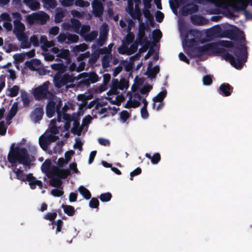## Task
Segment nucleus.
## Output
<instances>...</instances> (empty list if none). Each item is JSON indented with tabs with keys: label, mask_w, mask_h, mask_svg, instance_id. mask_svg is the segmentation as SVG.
Here are the masks:
<instances>
[{
	"label": "nucleus",
	"mask_w": 252,
	"mask_h": 252,
	"mask_svg": "<svg viewBox=\"0 0 252 252\" xmlns=\"http://www.w3.org/2000/svg\"><path fill=\"white\" fill-rule=\"evenodd\" d=\"M8 161L11 164L12 167H16L17 164H23L26 167L30 168L31 160L26 148L15 146L13 143L11 145L7 155Z\"/></svg>",
	"instance_id": "nucleus-1"
},
{
	"label": "nucleus",
	"mask_w": 252,
	"mask_h": 252,
	"mask_svg": "<svg viewBox=\"0 0 252 252\" xmlns=\"http://www.w3.org/2000/svg\"><path fill=\"white\" fill-rule=\"evenodd\" d=\"M228 48H234L233 42L228 40H219L217 42H212L206 44L203 46L196 47L193 50L195 53L194 57H199L205 54L213 53L214 54H220L225 52L223 48L220 47L219 46Z\"/></svg>",
	"instance_id": "nucleus-2"
},
{
	"label": "nucleus",
	"mask_w": 252,
	"mask_h": 252,
	"mask_svg": "<svg viewBox=\"0 0 252 252\" xmlns=\"http://www.w3.org/2000/svg\"><path fill=\"white\" fill-rule=\"evenodd\" d=\"M233 53L236 58L231 54L225 51L222 53V59L229 62L235 68L240 69L247 60V47L244 44H239L235 47Z\"/></svg>",
	"instance_id": "nucleus-3"
},
{
	"label": "nucleus",
	"mask_w": 252,
	"mask_h": 252,
	"mask_svg": "<svg viewBox=\"0 0 252 252\" xmlns=\"http://www.w3.org/2000/svg\"><path fill=\"white\" fill-rule=\"evenodd\" d=\"M215 37H226L232 40H237L239 37V33L240 32L238 28L236 29H226L221 31L219 26L213 27Z\"/></svg>",
	"instance_id": "nucleus-4"
},
{
	"label": "nucleus",
	"mask_w": 252,
	"mask_h": 252,
	"mask_svg": "<svg viewBox=\"0 0 252 252\" xmlns=\"http://www.w3.org/2000/svg\"><path fill=\"white\" fill-rule=\"evenodd\" d=\"M75 79V77L73 74L57 72L54 76L53 82L55 86L57 88L60 89L68 83H73Z\"/></svg>",
	"instance_id": "nucleus-5"
},
{
	"label": "nucleus",
	"mask_w": 252,
	"mask_h": 252,
	"mask_svg": "<svg viewBox=\"0 0 252 252\" xmlns=\"http://www.w3.org/2000/svg\"><path fill=\"white\" fill-rule=\"evenodd\" d=\"M49 82H45L42 85L35 88L33 91V95L35 98L38 100H41L47 98V95L50 94L48 91Z\"/></svg>",
	"instance_id": "nucleus-6"
},
{
	"label": "nucleus",
	"mask_w": 252,
	"mask_h": 252,
	"mask_svg": "<svg viewBox=\"0 0 252 252\" xmlns=\"http://www.w3.org/2000/svg\"><path fill=\"white\" fill-rule=\"evenodd\" d=\"M146 25L142 22H140L139 25L138 31L137 35V41H139V45L144 47L148 46L150 43L148 37L146 35Z\"/></svg>",
	"instance_id": "nucleus-7"
},
{
	"label": "nucleus",
	"mask_w": 252,
	"mask_h": 252,
	"mask_svg": "<svg viewBox=\"0 0 252 252\" xmlns=\"http://www.w3.org/2000/svg\"><path fill=\"white\" fill-rule=\"evenodd\" d=\"M49 18V15L45 12L42 14L33 13L27 16V20L30 24H33L38 22H40L42 24H44Z\"/></svg>",
	"instance_id": "nucleus-8"
},
{
	"label": "nucleus",
	"mask_w": 252,
	"mask_h": 252,
	"mask_svg": "<svg viewBox=\"0 0 252 252\" xmlns=\"http://www.w3.org/2000/svg\"><path fill=\"white\" fill-rule=\"evenodd\" d=\"M249 1L245 0H232L229 6L236 12L245 10L248 6Z\"/></svg>",
	"instance_id": "nucleus-9"
},
{
	"label": "nucleus",
	"mask_w": 252,
	"mask_h": 252,
	"mask_svg": "<svg viewBox=\"0 0 252 252\" xmlns=\"http://www.w3.org/2000/svg\"><path fill=\"white\" fill-rule=\"evenodd\" d=\"M93 11L95 17H102L104 12L102 3L99 0H94L92 2Z\"/></svg>",
	"instance_id": "nucleus-10"
},
{
	"label": "nucleus",
	"mask_w": 252,
	"mask_h": 252,
	"mask_svg": "<svg viewBox=\"0 0 252 252\" xmlns=\"http://www.w3.org/2000/svg\"><path fill=\"white\" fill-rule=\"evenodd\" d=\"M28 181L29 185L31 189H34L36 188V186H38L40 189H42L43 188L42 182L38 180L35 177L33 176L32 173H29L27 175V177L25 178V182Z\"/></svg>",
	"instance_id": "nucleus-11"
},
{
	"label": "nucleus",
	"mask_w": 252,
	"mask_h": 252,
	"mask_svg": "<svg viewBox=\"0 0 252 252\" xmlns=\"http://www.w3.org/2000/svg\"><path fill=\"white\" fill-rule=\"evenodd\" d=\"M44 110L42 107L35 108L31 113L30 117L32 120L35 123H38L43 117Z\"/></svg>",
	"instance_id": "nucleus-12"
},
{
	"label": "nucleus",
	"mask_w": 252,
	"mask_h": 252,
	"mask_svg": "<svg viewBox=\"0 0 252 252\" xmlns=\"http://www.w3.org/2000/svg\"><path fill=\"white\" fill-rule=\"evenodd\" d=\"M199 8L197 5L193 3H189L182 8V14L184 16L198 12Z\"/></svg>",
	"instance_id": "nucleus-13"
},
{
	"label": "nucleus",
	"mask_w": 252,
	"mask_h": 252,
	"mask_svg": "<svg viewBox=\"0 0 252 252\" xmlns=\"http://www.w3.org/2000/svg\"><path fill=\"white\" fill-rule=\"evenodd\" d=\"M220 93L224 96L230 95L233 92V88L228 83H224L219 87Z\"/></svg>",
	"instance_id": "nucleus-14"
},
{
	"label": "nucleus",
	"mask_w": 252,
	"mask_h": 252,
	"mask_svg": "<svg viewBox=\"0 0 252 252\" xmlns=\"http://www.w3.org/2000/svg\"><path fill=\"white\" fill-rule=\"evenodd\" d=\"M191 23L194 25L196 26H203L208 23L207 20L203 16L193 15L190 17Z\"/></svg>",
	"instance_id": "nucleus-15"
},
{
	"label": "nucleus",
	"mask_w": 252,
	"mask_h": 252,
	"mask_svg": "<svg viewBox=\"0 0 252 252\" xmlns=\"http://www.w3.org/2000/svg\"><path fill=\"white\" fill-rule=\"evenodd\" d=\"M120 90V83L118 79H113L112 82V84L110 90L107 93L109 95H118L120 93L118 91Z\"/></svg>",
	"instance_id": "nucleus-16"
},
{
	"label": "nucleus",
	"mask_w": 252,
	"mask_h": 252,
	"mask_svg": "<svg viewBox=\"0 0 252 252\" xmlns=\"http://www.w3.org/2000/svg\"><path fill=\"white\" fill-rule=\"evenodd\" d=\"M53 174L61 179H65L70 175V171L68 169L57 168L53 172Z\"/></svg>",
	"instance_id": "nucleus-17"
},
{
	"label": "nucleus",
	"mask_w": 252,
	"mask_h": 252,
	"mask_svg": "<svg viewBox=\"0 0 252 252\" xmlns=\"http://www.w3.org/2000/svg\"><path fill=\"white\" fill-rule=\"evenodd\" d=\"M73 127L71 129V132L79 136L81 134L82 130V128L80 126L79 119L77 117L73 118Z\"/></svg>",
	"instance_id": "nucleus-18"
},
{
	"label": "nucleus",
	"mask_w": 252,
	"mask_h": 252,
	"mask_svg": "<svg viewBox=\"0 0 252 252\" xmlns=\"http://www.w3.org/2000/svg\"><path fill=\"white\" fill-rule=\"evenodd\" d=\"M56 103L53 100L49 101L46 107V113L48 118H51L53 116L55 111Z\"/></svg>",
	"instance_id": "nucleus-19"
},
{
	"label": "nucleus",
	"mask_w": 252,
	"mask_h": 252,
	"mask_svg": "<svg viewBox=\"0 0 252 252\" xmlns=\"http://www.w3.org/2000/svg\"><path fill=\"white\" fill-rule=\"evenodd\" d=\"M152 62L149 63L147 69V74L151 78H155L157 74L159 72V67L158 65H156L153 68H151Z\"/></svg>",
	"instance_id": "nucleus-20"
},
{
	"label": "nucleus",
	"mask_w": 252,
	"mask_h": 252,
	"mask_svg": "<svg viewBox=\"0 0 252 252\" xmlns=\"http://www.w3.org/2000/svg\"><path fill=\"white\" fill-rule=\"evenodd\" d=\"M14 29L13 32L14 34L23 32L25 30V26L21 21H13Z\"/></svg>",
	"instance_id": "nucleus-21"
},
{
	"label": "nucleus",
	"mask_w": 252,
	"mask_h": 252,
	"mask_svg": "<svg viewBox=\"0 0 252 252\" xmlns=\"http://www.w3.org/2000/svg\"><path fill=\"white\" fill-rule=\"evenodd\" d=\"M108 32V31L106 28L105 29L104 28L100 32L99 37L97 41V45L99 46H102L104 44L107 39Z\"/></svg>",
	"instance_id": "nucleus-22"
},
{
	"label": "nucleus",
	"mask_w": 252,
	"mask_h": 252,
	"mask_svg": "<svg viewBox=\"0 0 252 252\" xmlns=\"http://www.w3.org/2000/svg\"><path fill=\"white\" fill-rule=\"evenodd\" d=\"M23 2L32 10H37L40 8V3L37 0H23Z\"/></svg>",
	"instance_id": "nucleus-23"
},
{
	"label": "nucleus",
	"mask_w": 252,
	"mask_h": 252,
	"mask_svg": "<svg viewBox=\"0 0 252 252\" xmlns=\"http://www.w3.org/2000/svg\"><path fill=\"white\" fill-rule=\"evenodd\" d=\"M167 94V92L166 90L162 91L159 92L155 97L153 99L154 103L153 107H155V102H161L163 101L164 98L166 97Z\"/></svg>",
	"instance_id": "nucleus-24"
},
{
	"label": "nucleus",
	"mask_w": 252,
	"mask_h": 252,
	"mask_svg": "<svg viewBox=\"0 0 252 252\" xmlns=\"http://www.w3.org/2000/svg\"><path fill=\"white\" fill-rule=\"evenodd\" d=\"M198 32V31L196 30H189L186 34L185 36V41L187 43H189V45H191L193 43L195 42V40L193 38L192 39H189L188 38V36L189 35H190L191 36H194L195 34H196Z\"/></svg>",
	"instance_id": "nucleus-25"
},
{
	"label": "nucleus",
	"mask_w": 252,
	"mask_h": 252,
	"mask_svg": "<svg viewBox=\"0 0 252 252\" xmlns=\"http://www.w3.org/2000/svg\"><path fill=\"white\" fill-rule=\"evenodd\" d=\"M13 172L15 174L16 179L21 181L25 182V178L27 177V175H25L23 173V170L21 168H15L13 169Z\"/></svg>",
	"instance_id": "nucleus-26"
},
{
	"label": "nucleus",
	"mask_w": 252,
	"mask_h": 252,
	"mask_svg": "<svg viewBox=\"0 0 252 252\" xmlns=\"http://www.w3.org/2000/svg\"><path fill=\"white\" fill-rule=\"evenodd\" d=\"M49 183L52 187L55 188L63 187L62 181L61 179L59 177H58V176H56L55 177L51 178L50 179Z\"/></svg>",
	"instance_id": "nucleus-27"
},
{
	"label": "nucleus",
	"mask_w": 252,
	"mask_h": 252,
	"mask_svg": "<svg viewBox=\"0 0 252 252\" xmlns=\"http://www.w3.org/2000/svg\"><path fill=\"white\" fill-rule=\"evenodd\" d=\"M62 207L64 212L68 216H73L75 213L76 211L72 206L63 204Z\"/></svg>",
	"instance_id": "nucleus-28"
},
{
	"label": "nucleus",
	"mask_w": 252,
	"mask_h": 252,
	"mask_svg": "<svg viewBox=\"0 0 252 252\" xmlns=\"http://www.w3.org/2000/svg\"><path fill=\"white\" fill-rule=\"evenodd\" d=\"M18 110V103L15 102L13 103L7 116L6 119L8 120L12 119L17 114Z\"/></svg>",
	"instance_id": "nucleus-29"
},
{
	"label": "nucleus",
	"mask_w": 252,
	"mask_h": 252,
	"mask_svg": "<svg viewBox=\"0 0 252 252\" xmlns=\"http://www.w3.org/2000/svg\"><path fill=\"white\" fill-rule=\"evenodd\" d=\"M143 13L144 17L149 21L150 25L152 27L154 26L155 23L154 21V17L151 13L150 11L148 10V9H144L143 10Z\"/></svg>",
	"instance_id": "nucleus-30"
},
{
	"label": "nucleus",
	"mask_w": 252,
	"mask_h": 252,
	"mask_svg": "<svg viewBox=\"0 0 252 252\" xmlns=\"http://www.w3.org/2000/svg\"><path fill=\"white\" fill-rule=\"evenodd\" d=\"M78 190L80 194L87 200L91 198V193L90 191L83 186H80L78 188Z\"/></svg>",
	"instance_id": "nucleus-31"
},
{
	"label": "nucleus",
	"mask_w": 252,
	"mask_h": 252,
	"mask_svg": "<svg viewBox=\"0 0 252 252\" xmlns=\"http://www.w3.org/2000/svg\"><path fill=\"white\" fill-rule=\"evenodd\" d=\"M53 70H57V72L64 73L65 71L66 66L63 63H54L51 65Z\"/></svg>",
	"instance_id": "nucleus-32"
},
{
	"label": "nucleus",
	"mask_w": 252,
	"mask_h": 252,
	"mask_svg": "<svg viewBox=\"0 0 252 252\" xmlns=\"http://www.w3.org/2000/svg\"><path fill=\"white\" fill-rule=\"evenodd\" d=\"M71 26L75 32L78 33L81 27V23L79 20L72 19L71 20Z\"/></svg>",
	"instance_id": "nucleus-33"
},
{
	"label": "nucleus",
	"mask_w": 252,
	"mask_h": 252,
	"mask_svg": "<svg viewBox=\"0 0 252 252\" xmlns=\"http://www.w3.org/2000/svg\"><path fill=\"white\" fill-rule=\"evenodd\" d=\"M79 39V36L77 35L67 32V41L65 43L67 44L76 43L78 41Z\"/></svg>",
	"instance_id": "nucleus-34"
},
{
	"label": "nucleus",
	"mask_w": 252,
	"mask_h": 252,
	"mask_svg": "<svg viewBox=\"0 0 252 252\" xmlns=\"http://www.w3.org/2000/svg\"><path fill=\"white\" fill-rule=\"evenodd\" d=\"M112 55H104L102 58V66L103 68H107L110 66V62L112 59Z\"/></svg>",
	"instance_id": "nucleus-35"
},
{
	"label": "nucleus",
	"mask_w": 252,
	"mask_h": 252,
	"mask_svg": "<svg viewBox=\"0 0 252 252\" xmlns=\"http://www.w3.org/2000/svg\"><path fill=\"white\" fill-rule=\"evenodd\" d=\"M40 146L43 150H46L50 144L48 138L47 137H40L39 139Z\"/></svg>",
	"instance_id": "nucleus-36"
},
{
	"label": "nucleus",
	"mask_w": 252,
	"mask_h": 252,
	"mask_svg": "<svg viewBox=\"0 0 252 252\" xmlns=\"http://www.w3.org/2000/svg\"><path fill=\"white\" fill-rule=\"evenodd\" d=\"M97 36V32L96 31H93L90 33L84 36L85 40L87 42H92L94 40Z\"/></svg>",
	"instance_id": "nucleus-37"
},
{
	"label": "nucleus",
	"mask_w": 252,
	"mask_h": 252,
	"mask_svg": "<svg viewBox=\"0 0 252 252\" xmlns=\"http://www.w3.org/2000/svg\"><path fill=\"white\" fill-rule=\"evenodd\" d=\"M57 214L56 212L53 213H47L44 216V219L46 220H49L51 221V223H49V225L53 224L55 223V220L57 218Z\"/></svg>",
	"instance_id": "nucleus-38"
},
{
	"label": "nucleus",
	"mask_w": 252,
	"mask_h": 252,
	"mask_svg": "<svg viewBox=\"0 0 252 252\" xmlns=\"http://www.w3.org/2000/svg\"><path fill=\"white\" fill-rule=\"evenodd\" d=\"M128 29L129 32L126 36L125 41H123V42L128 45L133 42L134 39V35L133 32H130V28L128 27Z\"/></svg>",
	"instance_id": "nucleus-39"
},
{
	"label": "nucleus",
	"mask_w": 252,
	"mask_h": 252,
	"mask_svg": "<svg viewBox=\"0 0 252 252\" xmlns=\"http://www.w3.org/2000/svg\"><path fill=\"white\" fill-rule=\"evenodd\" d=\"M63 193V187L56 188V189H53L51 191V194L54 197H61Z\"/></svg>",
	"instance_id": "nucleus-40"
},
{
	"label": "nucleus",
	"mask_w": 252,
	"mask_h": 252,
	"mask_svg": "<svg viewBox=\"0 0 252 252\" xmlns=\"http://www.w3.org/2000/svg\"><path fill=\"white\" fill-rule=\"evenodd\" d=\"M83 74H86V76L88 77L91 84L96 83L99 80V77L95 73L93 72L90 74H88L87 73H83Z\"/></svg>",
	"instance_id": "nucleus-41"
},
{
	"label": "nucleus",
	"mask_w": 252,
	"mask_h": 252,
	"mask_svg": "<svg viewBox=\"0 0 252 252\" xmlns=\"http://www.w3.org/2000/svg\"><path fill=\"white\" fill-rule=\"evenodd\" d=\"M58 56L61 58L68 60L69 58L70 53L68 50L63 49L60 50Z\"/></svg>",
	"instance_id": "nucleus-42"
},
{
	"label": "nucleus",
	"mask_w": 252,
	"mask_h": 252,
	"mask_svg": "<svg viewBox=\"0 0 252 252\" xmlns=\"http://www.w3.org/2000/svg\"><path fill=\"white\" fill-rule=\"evenodd\" d=\"M21 99L24 106H28L30 104V97L28 94L26 92L21 93Z\"/></svg>",
	"instance_id": "nucleus-43"
},
{
	"label": "nucleus",
	"mask_w": 252,
	"mask_h": 252,
	"mask_svg": "<svg viewBox=\"0 0 252 252\" xmlns=\"http://www.w3.org/2000/svg\"><path fill=\"white\" fill-rule=\"evenodd\" d=\"M139 44V41H137L136 39L135 41L130 45V48H128L129 53H127V55H129L134 53L137 51Z\"/></svg>",
	"instance_id": "nucleus-44"
},
{
	"label": "nucleus",
	"mask_w": 252,
	"mask_h": 252,
	"mask_svg": "<svg viewBox=\"0 0 252 252\" xmlns=\"http://www.w3.org/2000/svg\"><path fill=\"white\" fill-rule=\"evenodd\" d=\"M111 198L112 194L109 192L101 193L99 196V199L102 202H108L111 200Z\"/></svg>",
	"instance_id": "nucleus-45"
},
{
	"label": "nucleus",
	"mask_w": 252,
	"mask_h": 252,
	"mask_svg": "<svg viewBox=\"0 0 252 252\" xmlns=\"http://www.w3.org/2000/svg\"><path fill=\"white\" fill-rule=\"evenodd\" d=\"M42 1L45 5L51 8H54L57 6V1L55 0H42Z\"/></svg>",
	"instance_id": "nucleus-46"
},
{
	"label": "nucleus",
	"mask_w": 252,
	"mask_h": 252,
	"mask_svg": "<svg viewBox=\"0 0 252 252\" xmlns=\"http://www.w3.org/2000/svg\"><path fill=\"white\" fill-rule=\"evenodd\" d=\"M130 15L133 19H137L139 23L140 22H142V20L141 19L142 14L139 9H138L137 10H135L133 13H130Z\"/></svg>",
	"instance_id": "nucleus-47"
},
{
	"label": "nucleus",
	"mask_w": 252,
	"mask_h": 252,
	"mask_svg": "<svg viewBox=\"0 0 252 252\" xmlns=\"http://www.w3.org/2000/svg\"><path fill=\"white\" fill-rule=\"evenodd\" d=\"M161 36L162 33L159 30H156L153 32V38L155 42H158Z\"/></svg>",
	"instance_id": "nucleus-48"
},
{
	"label": "nucleus",
	"mask_w": 252,
	"mask_h": 252,
	"mask_svg": "<svg viewBox=\"0 0 252 252\" xmlns=\"http://www.w3.org/2000/svg\"><path fill=\"white\" fill-rule=\"evenodd\" d=\"M75 4L76 6L81 7H87L89 6L90 3L83 0H75Z\"/></svg>",
	"instance_id": "nucleus-49"
},
{
	"label": "nucleus",
	"mask_w": 252,
	"mask_h": 252,
	"mask_svg": "<svg viewBox=\"0 0 252 252\" xmlns=\"http://www.w3.org/2000/svg\"><path fill=\"white\" fill-rule=\"evenodd\" d=\"M129 50L128 48V45L123 42V45L118 49V52L121 54H127L129 53Z\"/></svg>",
	"instance_id": "nucleus-50"
},
{
	"label": "nucleus",
	"mask_w": 252,
	"mask_h": 252,
	"mask_svg": "<svg viewBox=\"0 0 252 252\" xmlns=\"http://www.w3.org/2000/svg\"><path fill=\"white\" fill-rule=\"evenodd\" d=\"M99 205V202L98 200L94 197L92 198L89 202V206L92 208H97Z\"/></svg>",
	"instance_id": "nucleus-51"
},
{
	"label": "nucleus",
	"mask_w": 252,
	"mask_h": 252,
	"mask_svg": "<svg viewBox=\"0 0 252 252\" xmlns=\"http://www.w3.org/2000/svg\"><path fill=\"white\" fill-rule=\"evenodd\" d=\"M204 85L209 86L212 83V78L209 75H205L202 79Z\"/></svg>",
	"instance_id": "nucleus-52"
},
{
	"label": "nucleus",
	"mask_w": 252,
	"mask_h": 252,
	"mask_svg": "<svg viewBox=\"0 0 252 252\" xmlns=\"http://www.w3.org/2000/svg\"><path fill=\"white\" fill-rule=\"evenodd\" d=\"M89 48L87 44L85 43L80 44L79 45L76 46L74 48L75 51L77 52H83Z\"/></svg>",
	"instance_id": "nucleus-53"
},
{
	"label": "nucleus",
	"mask_w": 252,
	"mask_h": 252,
	"mask_svg": "<svg viewBox=\"0 0 252 252\" xmlns=\"http://www.w3.org/2000/svg\"><path fill=\"white\" fill-rule=\"evenodd\" d=\"M152 89V87L148 84L145 85L143 87L140 89V92L142 94H148Z\"/></svg>",
	"instance_id": "nucleus-54"
},
{
	"label": "nucleus",
	"mask_w": 252,
	"mask_h": 252,
	"mask_svg": "<svg viewBox=\"0 0 252 252\" xmlns=\"http://www.w3.org/2000/svg\"><path fill=\"white\" fill-rule=\"evenodd\" d=\"M129 117V114L126 110H123L120 113V118L123 122H126Z\"/></svg>",
	"instance_id": "nucleus-55"
},
{
	"label": "nucleus",
	"mask_w": 252,
	"mask_h": 252,
	"mask_svg": "<svg viewBox=\"0 0 252 252\" xmlns=\"http://www.w3.org/2000/svg\"><path fill=\"white\" fill-rule=\"evenodd\" d=\"M161 159L160 155L159 153H155L152 157L151 162L153 164H156L158 163Z\"/></svg>",
	"instance_id": "nucleus-56"
},
{
	"label": "nucleus",
	"mask_w": 252,
	"mask_h": 252,
	"mask_svg": "<svg viewBox=\"0 0 252 252\" xmlns=\"http://www.w3.org/2000/svg\"><path fill=\"white\" fill-rule=\"evenodd\" d=\"M51 165V160L50 159H46L41 165V169L42 171L47 170L49 169Z\"/></svg>",
	"instance_id": "nucleus-57"
},
{
	"label": "nucleus",
	"mask_w": 252,
	"mask_h": 252,
	"mask_svg": "<svg viewBox=\"0 0 252 252\" xmlns=\"http://www.w3.org/2000/svg\"><path fill=\"white\" fill-rule=\"evenodd\" d=\"M31 44L32 43L34 47H38L39 45V40L37 36L35 35H33L31 36L30 38Z\"/></svg>",
	"instance_id": "nucleus-58"
},
{
	"label": "nucleus",
	"mask_w": 252,
	"mask_h": 252,
	"mask_svg": "<svg viewBox=\"0 0 252 252\" xmlns=\"http://www.w3.org/2000/svg\"><path fill=\"white\" fill-rule=\"evenodd\" d=\"M19 91V87L17 85H15L12 87L10 89V96L12 97L16 96L18 95Z\"/></svg>",
	"instance_id": "nucleus-59"
},
{
	"label": "nucleus",
	"mask_w": 252,
	"mask_h": 252,
	"mask_svg": "<svg viewBox=\"0 0 252 252\" xmlns=\"http://www.w3.org/2000/svg\"><path fill=\"white\" fill-rule=\"evenodd\" d=\"M169 4L173 12H175V11H176V9L179 6L178 0H169Z\"/></svg>",
	"instance_id": "nucleus-60"
},
{
	"label": "nucleus",
	"mask_w": 252,
	"mask_h": 252,
	"mask_svg": "<svg viewBox=\"0 0 252 252\" xmlns=\"http://www.w3.org/2000/svg\"><path fill=\"white\" fill-rule=\"evenodd\" d=\"M7 127L5 126V122L3 121L0 122V135L3 136L6 134Z\"/></svg>",
	"instance_id": "nucleus-61"
},
{
	"label": "nucleus",
	"mask_w": 252,
	"mask_h": 252,
	"mask_svg": "<svg viewBox=\"0 0 252 252\" xmlns=\"http://www.w3.org/2000/svg\"><path fill=\"white\" fill-rule=\"evenodd\" d=\"M64 17L63 12L60 11L57 12L55 16V21L56 23H60L62 21Z\"/></svg>",
	"instance_id": "nucleus-62"
},
{
	"label": "nucleus",
	"mask_w": 252,
	"mask_h": 252,
	"mask_svg": "<svg viewBox=\"0 0 252 252\" xmlns=\"http://www.w3.org/2000/svg\"><path fill=\"white\" fill-rule=\"evenodd\" d=\"M67 37V32L66 33H61L57 37L58 41L61 43L66 42V40Z\"/></svg>",
	"instance_id": "nucleus-63"
},
{
	"label": "nucleus",
	"mask_w": 252,
	"mask_h": 252,
	"mask_svg": "<svg viewBox=\"0 0 252 252\" xmlns=\"http://www.w3.org/2000/svg\"><path fill=\"white\" fill-rule=\"evenodd\" d=\"M25 55L24 54H16L13 55V58L16 62H22L25 59Z\"/></svg>",
	"instance_id": "nucleus-64"
}]
</instances>
